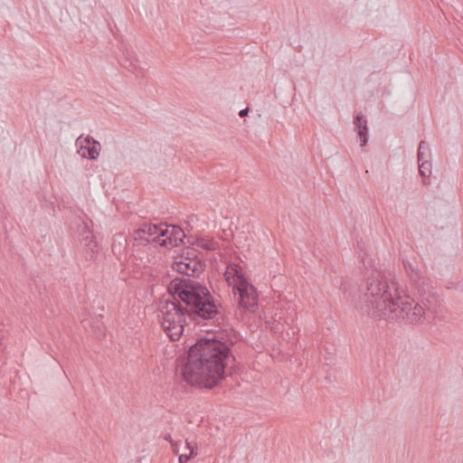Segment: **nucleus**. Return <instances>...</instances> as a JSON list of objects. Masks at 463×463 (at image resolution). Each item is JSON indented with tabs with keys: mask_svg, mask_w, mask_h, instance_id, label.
I'll return each mask as SVG.
<instances>
[{
	"mask_svg": "<svg viewBox=\"0 0 463 463\" xmlns=\"http://www.w3.org/2000/svg\"><path fill=\"white\" fill-rule=\"evenodd\" d=\"M166 440H169L172 444V447H173V451L175 453V454H178L179 453V449H178V445L176 442H174L172 439H171V437L170 435H167L165 436V438Z\"/></svg>",
	"mask_w": 463,
	"mask_h": 463,
	"instance_id": "obj_16",
	"label": "nucleus"
},
{
	"mask_svg": "<svg viewBox=\"0 0 463 463\" xmlns=\"http://www.w3.org/2000/svg\"><path fill=\"white\" fill-rule=\"evenodd\" d=\"M184 453L179 452L177 454L179 456V463H186L190 458L194 457V455L196 454V448L187 441L184 442Z\"/></svg>",
	"mask_w": 463,
	"mask_h": 463,
	"instance_id": "obj_12",
	"label": "nucleus"
},
{
	"mask_svg": "<svg viewBox=\"0 0 463 463\" xmlns=\"http://www.w3.org/2000/svg\"><path fill=\"white\" fill-rule=\"evenodd\" d=\"M124 67L133 72L144 71L146 63L141 62L133 51L126 50L124 52Z\"/></svg>",
	"mask_w": 463,
	"mask_h": 463,
	"instance_id": "obj_9",
	"label": "nucleus"
},
{
	"mask_svg": "<svg viewBox=\"0 0 463 463\" xmlns=\"http://www.w3.org/2000/svg\"><path fill=\"white\" fill-rule=\"evenodd\" d=\"M81 244L86 251V258L93 259L99 251V244L92 232L85 227L82 233Z\"/></svg>",
	"mask_w": 463,
	"mask_h": 463,
	"instance_id": "obj_8",
	"label": "nucleus"
},
{
	"mask_svg": "<svg viewBox=\"0 0 463 463\" xmlns=\"http://www.w3.org/2000/svg\"><path fill=\"white\" fill-rule=\"evenodd\" d=\"M403 266L420 295L419 301L409 295H402L398 282L391 275L373 270L360 284L354 296L356 309L364 315L387 322L422 325L434 320L437 307L432 281L410 261L403 262Z\"/></svg>",
	"mask_w": 463,
	"mask_h": 463,
	"instance_id": "obj_1",
	"label": "nucleus"
},
{
	"mask_svg": "<svg viewBox=\"0 0 463 463\" xmlns=\"http://www.w3.org/2000/svg\"><path fill=\"white\" fill-rule=\"evenodd\" d=\"M224 277L228 284L233 288L241 285V283L246 280L244 276L238 269V267L232 264L227 266Z\"/></svg>",
	"mask_w": 463,
	"mask_h": 463,
	"instance_id": "obj_10",
	"label": "nucleus"
},
{
	"mask_svg": "<svg viewBox=\"0 0 463 463\" xmlns=\"http://www.w3.org/2000/svg\"><path fill=\"white\" fill-rule=\"evenodd\" d=\"M185 257H194L197 258L196 254L194 251L187 250Z\"/></svg>",
	"mask_w": 463,
	"mask_h": 463,
	"instance_id": "obj_18",
	"label": "nucleus"
},
{
	"mask_svg": "<svg viewBox=\"0 0 463 463\" xmlns=\"http://www.w3.org/2000/svg\"><path fill=\"white\" fill-rule=\"evenodd\" d=\"M231 357L230 346L215 338H201L193 345L182 368L187 383L212 389L225 377Z\"/></svg>",
	"mask_w": 463,
	"mask_h": 463,
	"instance_id": "obj_3",
	"label": "nucleus"
},
{
	"mask_svg": "<svg viewBox=\"0 0 463 463\" xmlns=\"http://www.w3.org/2000/svg\"><path fill=\"white\" fill-rule=\"evenodd\" d=\"M121 248V243L119 242L118 245H117V250L120 252Z\"/></svg>",
	"mask_w": 463,
	"mask_h": 463,
	"instance_id": "obj_20",
	"label": "nucleus"
},
{
	"mask_svg": "<svg viewBox=\"0 0 463 463\" xmlns=\"http://www.w3.org/2000/svg\"><path fill=\"white\" fill-rule=\"evenodd\" d=\"M112 250H113V251L118 250H117V244H116V239H114V242H113V244H112Z\"/></svg>",
	"mask_w": 463,
	"mask_h": 463,
	"instance_id": "obj_19",
	"label": "nucleus"
},
{
	"mask_svg": "<svg viewBox=\"0 0 463 463\" xmlns=\"http://www.w3.org/2000/svg\"><path fill=\"white\" fill-rule=\"evenodd\" d=\"M354 125L357 128L361 146H364L368 141L367 120L364 118L362 114H358L354 119Z\"/></svg>",
	"mask_w": 463,
	"mask_h": 463,
	"instance_id": "obj_11",
	"label": "nucleus"
},
{
	"mask_svg": "<svg viewBox=\"0 0 463 463\" xmlns=\"http://www.w3.org/2000/svg\"><path fill=\"white\" fill-rule=\"evenodd\" d=\"M165 224H144L138 230L135 232V240L144 241L145 244L149 243L151 241H157L158 243L162 241L160 240V232L164 231Z\"/></svg>",
	"mask_w": 463,
	"mask_h": 463,
	"instance_id": "obj_5",
	"label": "nucleus"
},
{
	"mask_svg": "<svg viewBox=\"0 0 463 463\" xmlns=\"http://www.w3.org/2000/svg\"><path fill=\"white\" fill-rule=\"evenodd\" d=\"M204 263L198 258L184 257L175 261L173 269L186 278H175L168 285L173 300H166L158 316L162 328L172 341L183 335L187 319L218 320L221 304L209 288L194 278L204 270Z\"/></svg>",
	"mask_w": 463,
	"mask_h": 463,
	"instance_id": "obj_2",
	"label": "nucleus"
},
{
	"mask_svg": "<svg viewBox=\"0 0 463 463\" xmlns=\"http://www.w3.org/2000/svg\"><path fill=\"white\" fill-rule=\"evenodd\" d=\"M195 245L204 250H213L215 249V244L213 241L204 238H199L195 241Z\"/></svg>",
	"mask_w": 463,
	"mask_h": 463,
	"instance_id": "obj_15",
	"label": "nucleus"
},
{
	"mask_svg": "<svg viewBox=\"0 0 463 463\" xmlns=\"http://www.w3.org/2000/svg\"><path fill=\"white\" fill-rule=\"evenodd\" d=\"M248 113H249V109H248V108H245V109H243L240 110V112H239V116H240L241 118H243V117L247 116V115H248Z\"/></svg>",
	"mask_w": 463,
	"mask_h": 463,
	"instance_id": "obj_17",
	"label": "nucleus"
},
{
	"mask_svg": "<svg viewBox=\"0 0 463 463\" xmlns=\"http://www.w3.org/2000/svg\"><path fill=\"white\" fill-rule=\"evenodd\" d=\"M160 235L165 239H162L159 244L166 248L178 246L185 238L184 231L176 225L167 226L165 224L164 231L160 232Z\"/></svg>",
	"mask_w": 463,
	"mask_h": 463,
	"instance_id": "obj_6",
	"label": "nucleus"
},
{
	"mask_svg": "<svg viewBox=\"0 0 463 463\" xmlns=\"http://www.w3.org/2000/svg\"><path fill=\"white\" fill-rule=\"evenodd\" d=\"M76 144L80 146L78 153L84 158L95 160L98 158L100 151V144L91 137H87L83 140L81 137H78Z\"/></svg>",
	"mask_w": 463,
	"mask_h": 463,
	"instance_id": "obj_7",
	"label": "nucleus"
},
{
	"mask_svg": "<svg viewBox=\"0 0 463 463\" xmlns=\"http://www.w3.org/2000/svg\"><path fill=\"white\" fill-rule=\"evenodd\" d=\"M419 171L423 177L429 178L431 174L430 161L419 162Z\"/></svg>",
	"mask_w": 463,
	"mask_h": 463,
	"instance_id": "obj_14",
	"label": "nucleus"
},
{
	"mask_svg": "<svg viewBox=\"0 0 463 463\" xmlns=\"http://www.w3.org/2000/svg\"><path fill=\"white\" fill-rule=\"evenodd\" d=\"M234 294H238V304L246 309L254 307L257 305L256 292L252 285L247 280L233 288Z\"/></svg>",
	"mask_w": 463,
	"mask_h": 463,
	"instance_id": "obj_4",
	"label": "nucleus"
},
{
	"mask_svg": "<svg viewBox=\"0 0 463 463\" xmlns=\"http://www.w3.org/2000/svg\"><path fill=\"white\" fill-rule=\"evenodd\" d=\"M431 152L428 144L421 140L418 148V162L430 161Z\"/></svg>",
	"mask_w": 463,
	"mask_h": 463,
	"instance_id": "obj_13",
	"label": "nucleus"
}]
</instances>
